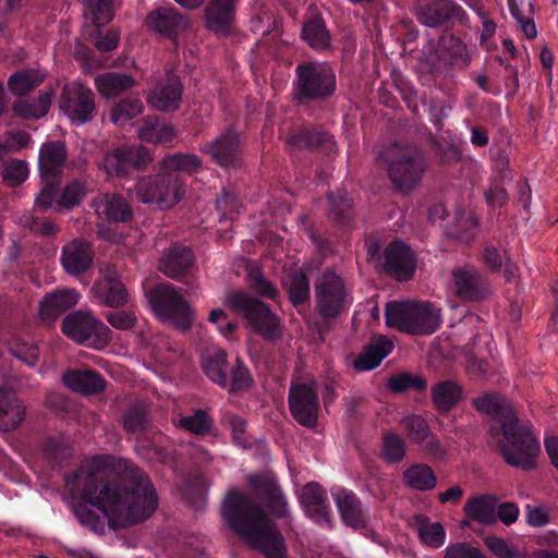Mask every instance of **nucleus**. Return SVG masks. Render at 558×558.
<instances>
[{
	"instance_id": "obj_10",
	"label": "nucleus",
	"mask_w": 558,
	"mask_h": 558,
	"mask_svg": "<svg viewBox=\"0 0 558 558\" xmlns=\"http://www.w3.org/2000/svg\"><path fill=\"white\" fill-rule=\"evenodd\" d=\"M315 308L325 322L339 317L350 305L351 298L342 278L326 270L314 286Z\"/></svg>"
},
{
	"instance_id": "obj_52",
	"label": "nucleus",
	"mask_w": 558,
	"mask_h": 558,
	"mask_svg": "<svg viewBox=\"0 0 558 558\" xmlns=\"http://www.w3.org/2000/svg\"><path fill=\"white\" fill-rule=\"evenodd\" d=\"M248 282L251 288L260 296L276 300L279 295L278 289L264 277L257 267L250 268Z\"/></svg>"
},
{
	"instance_id": "obj_27",
	"label": "nucleus",
	"mask_w": 558,
	"mask_h": 558,
	"mask_svg": "<svg viewBox=\"0 0 558 558\" xmlns=\"http://www.w3.org/2000/svg\"><path fill=\"white\" fill-rule=\"evenodd\" d=\"M92 206L99 218L108 221L124 222L133 215L129 203L118 194H101L93 199Z\"/></svg>"
},
{
	"instance_id": "obj_19",
	"label": "nucleus",
	"mask_w": 558,
	"mask_h": 558,
	"mask_svg": "<svg viewBox=\"0 0 558 558\" xmlns=\"http://www.w3.org/2000/svg\"><path fill=\"white\" fill-rule=\"evenodd\" d=\"M463 9L451 0H425L417 5L416 17L427 27H439L448 20L462 17Z\"/></svg>"
},
{
	"instance_id": "obj_34",
	"label": "nucleus",
	"mask_w": 558,
	"mask_h": 558,
	"mask_svg": "<svg viewBox=\"0 0 558 558\" xmlns=\"http://www.w3.org/2000/svg\"><path fill=\"white\" fill-rule=\"evenodd\" d=\"M393 343L387 337H380L369 344L353 362L360 372L371 371L377 367L381 361L391 353Z\"/></svg>"
},
{
	"instance_id": "obj_5",
	"label": "nucleus",
	"mask_w": 558,
	"mask_h": 558,
	"mask_svg": "<svg viewBox=\"0 0 558 558\" xmlns=\"http://www.w3.org/2000/svg\"><path fill=\"white\" fill-rule=\"evenodd\" d=\"M441 308L430 302H390L386 305V324L412 335H432L441 325Z\"/></svg>"
},
{
	"instance_id": "obj_9",
	"label": "nucleus",
	"mask_w": 558,
	"mask_h": 558,
	"mask_svg": "<svg viewBox=\"0 0 558 558\" xmlns=\"http://www.w3.org/2000/svg\"><path fill=\"white\" fill-rule=\"evenodd\" d=\"M62 331L80 344L100 350L106 348L111 339V329L92 312L75 311L62 320Z\"/></svg>"
},
{
	"instance_id": "obj_7",
	"label": "nucleus",
	"mask_w": 558,
	"mask_h": 558,
	"mask_svg": "<svg viewBox=\"0 0 558 558\" xmlns=\"http://www.w3.org/2000/svg\"><path fill=\"white\" fill-rule=\"evenodd\" d=\"M336 89V75L326 62L304 61L295 68L293 97L307 102L330 97Z\"/></svg>"
},
{
	"instance_id": "obj_54",
	"label": "nucleus",
	"mask_w": 558,
	"mask_h": 558,
	"mask_svg": "<svg viewBox=\"0 0 558 558\" xmlns=\"http://www.w3.org/2000/svg\"><path fill=\"white\" fill-rule=\"evenodd\" d=\"M330 135L320 131H301L293 135L291 143L300 148H316L330 141Z\"/></svg>"
},
{
	"instance_id": "obj_40",
	"label": "nucleus",
	"mask_w": 558,
	"mask_h": 558,
	"mask_svg": "<svg viewBox=\"0 0 558 558\" xmlns=\"http://www.w3.org/2000/svg\"><path fill=\"white\" fill-rule=\"evenodd\" d=\"M407 486L416 490H432L437 485V477L430 466L417 463L409 466L403 473Z\"/></svg>"
},
{
	"instance_id": "obj_59",
	"label": "nucleus",
	"mask_w": 558,
	"mask_h": 558,
	"mask_svg": "<svg viewBox=\"0 0 558 558\" xmlns=\"http://www.w3.org/2000/svg\"><path fill=\"white\" fill-rule=\"evenodd\" d=\"M148 421L145 410L138 407L131 408L123 418V426L130 433H137L147 427Z\"/></svg>"
},
{
	"instance_id": "obj_46",
	"label": "nucleus",
	"mask_w": 558,
	"mask_h": 558,
	"mask_svg": "<svg viewBox=\"0 0 558 558\" xmlns=\"http://www.w3.org/2000/svg\"><path fill=\"white\" fill-rule=\"evenodd\" d=\"M113 0H84L85 17L97 27L108 24L113 17Z\"/></svg>"
},
{
	"instance_id": "obj_26",
	"label": "nucleus",
	"mask_w": 558,
	"mask_h": 558,
	"mask_svg": "<svg viewBox=\"0 0 558 558\" xmlns=\"http://www.w3.org/2000/svg\"><path fill=\"white\" fill-rule=\"evenodd\" d=\"M68 159V149L62 141L44 143L39 149L38 167L43 178H53L62 172Z\"/></svg>"
},
{
	"instance_id": "obj_31",
	"label": "nucleus",
	"mask_w": 558,
	"mask_h": 558,
	"mask_svg": "<svg viewBox=\"0 0 558 558\" xmlns=\"http://www.w3.org/2000/svg\"><path fill=\"white\" fill-rule=\"evenodd\" d=\"M136 85L126 73L106 72L95 77V87L104 98H114Z\"/></svg>"
},
{
	"instance_id": "obj_42",
	"label": "nucleus",
	"mask_w": 558,
	"mask_h": 558,
	"mask_svg": "<svg viewBox=\"0 0 558 558\" xmlns=\"http://www.w3.org/2000/svg\"><path fill=\"white\" fill-rule=\"evenodd\" d=\"M173 422L178 427L201 436L208 434L214 423L208 412L203 409L195 410L190 415L180 414Z\"/></svg>"
},
{
	"instance_id": "obj_4",
	"label": "nucleus",
	"mask_w": 558,
	"mask_h": 558,
	"mask_svg": "<svg viewBox=\"0 0 558 558\" xmlns=\"http://www.w3.org/2000/svg\"><path fill=\"white\" fill-rule=\"evenodd\" d=\"M379 158L386 165L391 184L402 193L414 190L427 170L424 153L412 144L393 143L379 154Z\"/></svg>"
},
{
	"instance_id": "obj_32",
	"label": "nucleus",
	"mask_w": 558,
	"mask_h": 558,
	"mask_svg": "<svg viewBox=\"0 0 558 558\" xmlns=\"http://www.w3.org/2000/svg\"><path fill=\"white\" fill-rule=\"evenodd\" d=\"M63 383L73 391L94 395L105 389L102 378L94 371H70L63 375Z\"/></svg>"
},
{
	"instance_id": "obj_49",
	"label": "nucleus",
	"mask_w": 558,
	"mask_h": 558,
	"mask_svg": "<svg viewBox=\"0 0 558 558\" xmlns=\"http://www.w3.org/2000/svg\"><path fill=\"white\" fill-rule=\"evenodd\" d=\"M418 535L421 541L433 548H438L444 545L446 539V532L439 522H430L424 520L418 524Z\"/></svg>"
},
{
	"instance_id": "obj_44",
	"label": "nucleus",
	"mask_w": 558,
	"mask_h": 558,
	"mask_svg": "<svg viewBox=\"0 0 558 558\" xmlns=\"http://www.w3.org/2000/svg\"><path fill=\"white\" fill-rule=\"evenodd\" d=\"M400 425L410 441L423 444L430 436V428L426 420L418 414H408L400 420Z\"/></svg>"
},
{
	"instance_id": "obj_58",
	"label": "nucleus",
	"mask_w": 558,
	"mask_h": 558,
	"mask_svg": "<svg viewBox=\"0 0 558 558\" xmlns=\"http://www.w3.org/2000/svg\"><path fill=\"white\" fill-rule=\"evenodd\" d=\"M251 381L252 378L248 371L236 360V364L231 368V376L227 387L232 392L244 390L250 387Z\"/></svg>"
},
{
	"instance_id": "obj_47",
	"label": "nucleus",
	"mask_w": 558,
	"mask_h": 558,
	"mask_svg": "<svg viewBox=\"0 0 558 558\" xmlns=\"http://www.w3.org/2000/svg\"><path fill=\"white\" fill-rule=\"evenodd\" d=\"M302 36L308 45L315 49H324L329 45V34L322 19H313L306 22L302 29Z\"/></svg>"
},
{
	"instance_id": "obj_23",
	"label": "nucleus",
	"mask_w": 558,
	"mask_h": 558,
	"mask_svg": "<svg viewBox=\"0 0 558 558\" xmlns=\"http://www.w3.org/2000/svg\"><path fill=\"white\" fill-rule=\"evenodd\" d=\"M194 254L183 244H174L162 253L158 268L167 277L178 279L193 266Z\"/></svg>"
},
{
	"instance_id": "obj_55",
	"label": "nucleus",
	"mask_w": 558,
	"mask_h": 558,
	"mask_svg": "<svg viewBox=\"0 0 558 558\" xmlns=\"http://www.w3.org/2000/svg\"><path fill=\"white\" fill-rule=\"evenodd\" d=\"M27 163L23 160L15 159L7 163L3 169V180L11 186L20 185L28 177Z\"/></svg>"
},
{
	"instance_id": "obj_30",
	"label": "nucleus",
	"mask_w": 558,
	"mask_h": 558,
	"mask_svg": "<svg viewBox=\"0 0 558 558\" xmlns=\"http://www.w3.org/2000/svg\"><path fill=\"white\" fill-rule=\"evenodd\" d=\"M100 302L108 306H121L126 303L128 292L121 280L114 275H106L93 287Z\"/></svg>"
},
{
	"instance_id": "obj_37",
	"label": "nucleus",
	"mask_w": 558,
	"mask_h": 558,
	"mask_svg": "<svg viewBox=\"0 0 558 558\" xmlns=\"http://www.w3.org/2000/svg\"><path fill=\"white\" fill-rule=\"evenodd\" d=\"M203 368L205 374L214 383L227 387L229 383V366L227 353L221 349H211L203 356Z\"/></svg>"
},
{
	"instance_id": "obj_16",
	"label": "nucleus",
	"mask_w": 558,
	"mask_h": 558,
	"mask_svg": "<svg viewBox=\"0 0 558 558\" xmlns=\"http://www.w3.org/2000/svg\"><path fill=\"white\" fill-rule=\"evenodd\" d=\"M246 482L251 489L260 497L270 511L278 518L289 515V506L277 481L266 474H248Z\"/></svg>"
},
{
	"instance_id": "obj_33",
	"label": "nucleus",
	"mask_w": 558,
	"mask_h": 558,
	"mask_svg": "<svg viewBox=\"0 0 558 558\" xmlns=\"http://www.w3.org/2000/svg\"><path fill=\"white\" fill-rule=\"evenodd\" d=\"M53 98L52 89H45L35 99H21L13 104L12 110L16 117L37 120L45 117Z\"/></svg>"
},
{
	"instance_id": "obj_56",
	"label": "nucleus",
	"mask_w": 558,
	"mask_h": 558,
	"mask_svg": "<svg viewBox=\"0 0 558 558\" xmlns=\"http://www.w3.org/2000/svg\"><path fill=\"white\" fill-rule=\"evenodd\" d=\"M21 225L34 233L43 235H54L59 232V227L49 219L35 218L32 215H25L21 218Z\"/></svg>"
},
{
	"instance_id": "obj_1",
	"label": "nucleus",
	"mask_w": 558,
	"mask_h": 558,
	"mask_svg": "<svg viewBox=\"0 0 558 558\" xmlns=\"http://www.w3.org/2000/svg\"><path fill=\"white\" fill-rule=\"evenodd\" d=\"M71 494L108 519L111 527H128L149 518L158 507L147 474L123 458L97 456L65 480Z\"/></svg>"
},
{
	"instance_id": "obj_11",
	"label": "nucleus",
	"mask_w": 558,
	"mask_h": 558,
	"mask_svg": "<svg viewBox=\"0 0 558 558\" xmlns=\"http://www.w3.org/2000/svg\"><path fill=\"white\" fill-rule=\"evenodd\" d=\"M149 303L161 322H171L180 329L191 327L193 312L182 294L170 283L156 286L149 293Z\"/></svg>"
},
{
	"instance_id": "obj_17",
	"label": "nucleus",
	"mask_w": 558,
	"mask_h": 558,
	"mask_svg": "<svg viewBox=\"0 0 558 558\" xmlns=\"http://www.w3.org/2000/svg\"><path fill=\"white\" fill-rule=\"evenodd\" d=\"M146 23L153 32L171 40H175L191 25L189 17L174 8H158L151 11L147 15Z\"/></svg>"
},
{
	"instance_id": "obj_63",
	"label": "nucleus",
	"mask_w": 558,
	"mask_h": 558,
	"mask_svg": "<svg viewBox=\"0 0 558 558\" xmlns=\"http://www.w3.org/2000/svg\"><path fill=\"white\" fill-rule=\"evenodd\" d=\"M208 320L217 325L219 331L225 337L232 335L236 328V325L227 319V314L220 308L213 310L209 313Z\"/></svg>"
},
{
	"instance_id": "obj_57",
	"label": "nucleus",
	"mask_w": 558,
	"mask_h": 558,
	"mask_svg": "<svg viewBox=\"0 0 558 558\" xmlns=\"http://www.w3.org/2000/svg\"><path fill=\"white\" fill-rule=\"evenodd\" d=\"M486 547L498 558H525L524 555L512 548L505 539L488 536L484 539Z\"/></svg>"
},
{
	"instance_id": "obj_43",
	"label": "nucleus",
	"mask_w": 558,
	"mask_h": 558,
	"mask_svg": "<svg viewBox=\"0 0 558 558\" xmlns=\"http://www.w3.org/2000/svg\"><path fill=\"white\" fill-rule=\"evenodd\" d=\"M101 167L109 177L128 175L133 170L128 147H119L106 154Z\"/></svg>"
},
{
	"instance_id": "obj_3",
	"label": "nucleus",
	"mask_w": 558,
	"mask_h": 558,
	"mask_svg": "<svg viewBox=\"0 0 558 558\" xmlns=\"http://www.w3.org/2000/svg\"><path fill=\"white\" fill-rule=\"evenodd\" d=\"M221 514L231 530L267 558L287 556V546L281 532L262 507L245 492L230 489L223 499Z\"/></svg>"
},
{
	"instance_id": "obj_36",
	"label": "nucleus",
	"mask_w": 558,
	"mask_h": 558,
	"mask_svg": "<svg viewBox=\"0 0 558 558\" xmlns=\"http://www.w3.org/2000/svg\"><path fill=\"white\" fill-rule=\"evenodd\" d=\"M496 497L482 495L468 499L463 510L471 520L489 524L496 521Z\"/></svg>"
},
{
	"instance_id": "obj_25",
	"label": "nucleus",
	"mask_w": 558,
	"mask_h": 558,
	"mask_svg": "<svg viewBox=\"0 0 558 558\" xmlns=\"http://www.w3.org/2000/svg\"><path fill=\"white\" fill-rule=\"evenodd\" d=\"M331 496L335 499L342 521L347 525L354 529L365 526L366 520L361 501L352 490L335 487L331 489Z\"/></svg>"
},
{
	"instance_id": "obj_51",
	"label": "nucleus",
	"mask_w": 558,
	"mask_h": 558,
	"mask_svg": "<svg viewBox=\"0 0 558 558\" xmlns=\"http://www.w3.org/2000/svg\"><path fill=\"white\" fill-rule=\"evenodd\" d=\"M387 387L392 392H402L410 388L422 391L427 387V383L421 376L403 373L390 377L387 381Z\"/></svg>"
},
{
	"instance_id": "obj_18",
	"label": "nucleus",
	"mask_w": 558,
	"mask_h": 558,
	"mask_svg": "<svg viewBox=\"0 0 558 558\" xmlns=\"http://www.w3.org/2000/svg\"><path fill=\"white\" fill-rule=\"evenodd\" d=\"M202 150L209 154L219 166L230 167L240 161L242 144L239 134L230 129L206 143Z\"/></svg>"
},
{
	"instance_id": "obj_15",
	"label": "nucleus",
	"mask_w": 558,
	"mask_h": 558,
	"mask_svg": "<svg viewBox=\"0 0 558 558\" xmlns=\"http://www.w3.org/2000/svg\"><path fill=\"white\" fill-rule=\"evenodd\" d=\"M416 268L412 250L401 241H393L384 251L385 271L399 281L409 280Z\"/></svg>"
},
{
	"instance_id": "obj_62",
	"label": "nucleus",
	"mask_w": 558,
	"mask_h": 558,
	"mask_svg": "<svg viewBox=\"0 0 558 558\" xmlns=\"http://www.w3.org/2000/svg\"><path fill=\"white\" fill-rule=\"evenodd\" d=\"M445 558H486L476 547L469 543H456L445 550Z\"/></svg>"
},
{
	"instance_id": "obj_22",
	"label": "nucleus",
	"mask_w": 558,
	"mask_h": 558,
	"mask_svg": "<svg viewBox=\"0 0 558 558\" xmlns=\"http://www.w3.org/2000/svg\"><path fill=\"white\" fill-rule=\"evenodd\" d=\"M61 265L73 276L86 271L93 264L94 251L90 243L83 240H73L62 247Z\"/></svg>"
},
{
	"instance_id": "obj_41",
	"label": "nucleus",
	"mask_w": 558,
	"mask_h": 558,
	"mask_svg": "<svg viewBox=\"0 0 558 558\" xmlns=\"http://www.w3.org/2000/svg\"><path fill=\"white\" fill-rule=\"evenodd\" d=\"M138 137L149 143L169 144L175 137V132L170 124L161 123L158 118H148L138 130Z\"/></svg>"
},
{
	"instance_id": "obj_24",
	"label": "nucleus",
	"mask_w": 558,
	"mask_h": 558,
	"mask_svg": "<svg viewBox=\"0 0 558 558\" xmlns=\"http://www.w3.org/2000/svg\"><path fill=\"white\" fill-rule=\"evenodd\" d=\"M238 0H210L205 8V25L218 35L229 33Z\"/></svg>"
},
{
	"instance_id": "obj_8",
	"label": "nucleus",
	"mask_w": 558,
	"mask_h": 558,
	"mask_svg": "<svg viewBox=\"0 0 558 558\" xmlns=\"http://www.w3.org/2000/svg\"><path fill=\"white\" fill-rule=\"evenodd\" d=\"M185 194L184 184L178 174L160 173L145 175L135 185V196L143 204L155 205L160 209H169L180 203Z\"/></svg>"
},
{
	"instance_id": "obj_21",
	"label": "nucleus",
	"mask_w": 558,
	"mask_h": 558,
	"mask_svg": "<svg viewBox=\"0 0 558 558\" xmlns=\"http://www.w3.org/2000/svg\"><path fill=\"white\" fill-rule=\"evenodd\" d=\"M181 98L182 84L179 77L169 70L165 78L151 92L148 102L159 111H172L178 109Z\"/></svg>"
},
{
	"instance_id": "obj_61",
	"label": "nucleus",
	"mask_w": 558,
	"mask_h": 558,
	"mask_svg": "<svg viewBox=\"0 0 558 558\" xmlns=\"http://www.w3.org/2000/svg\"><path fill=\"white\" fill-rule=\"evenodd\" d=\"M73 511L78 522L83 526L94 532L102 531L104 526L100 518L95 514L86 505L75 506Z\"/></svg>"
},
{
	"instance_id": "obj_38",
	"label": "nucleus",
	"mask_w": 558,
	"mask_h": 558,
	"mask_svg": "<svg viewBox=\"0 0 558 558\" xmlns=\"http://www.w3.org/2000/svg\"><path fill=\"white\" fill-rule=\"evenodd\" d=\"M283 288L294 306L304 304L310 299V281L302 269L288 272L283 279Z\"/></svg>"
},
{
	"instance_id": "obj_39",
	"label": "nucleus",
	"mask_w": 558,
	"mask_h": 558,
	"mask_svg": "<svg viewBox=\"0 0 558 558\" xmlns=\"http://www.w3.org/2000/svg\"><path fill=\"white\" fill-rule=\"evenodd\" d=\"M202 168V160L194 154H173L165 157L160 162V171L177 174H193Z\"/></svg>"
},
{
	"instance_id": "obj_60",
	"label": "nucleus",
	"mask_w": 558,
	"mask_h": 558,
	"mask_svg": "<svg viewBox=\"0 0 558 558\" xmlns=\"http://www.w3.org/2000/svg\"><path fill=\"white\" fill-rule=\"evenodd\" d=\"M106 319L116 329H131L137 322L133 311H112L106 314Z\"/></svg>"
},
{
	"instance_id": "obj_14",
	"label": "nucleus",
	"mask_w": 558,
	"mask_h": 558,
	"mask_svg": "<svg viewBox=\"0 0 558 558\" xmlns=\"http://www.w3.org/2000/svg\"><path fill=\"white\" fill-rule=\"evenodd\" d=\"M289 407L295 421L305 427L317 425L319 400L315 384H292L289 392Z\"/></svg>"
},
{
	"instance_id": "obj_48",
	"label": "nucleus",
	"mask_w": 558,
	"mask_h": 558,
	"mask_svg": "<svg viewBox=\"0 0 558 558\" xmlns=\"http://www.w3.org/2000/svg\"><path fill=\"white\" fill-rule=\"evenodd\" d=\"M144 109L140 99H124L118 102L110 112L113 124L123 126L126 122L141 114Z\"/></svg>"
},
{
	"instance_id": "obj_28",
	"label": "nucleus",
	"mask_w": 558,
	"mask_h": 558,
	"mask_svg": "<svg viewBox=\"0 0 558 558\" xmlns=\"http://www.w3.org/2000/svg\"><path fill=\"white\" fill-rule=\"evenodd\" d=\"M78 300L80 294L74 289L57 290L41 301L40 317L43 320L51 323L65 311L75 306Z\"/></svg>"
},
{
	"instance_id": "obj_12",
	"label": "nucleus",
	"mask_w": 558,
	"mask_h": 558,
	"mask_svg": "<svg viewBox=\"0 0 558 558\" xmlns=\"http://www.w3.org/2000/svg\"><path fill=\"white\" fill-rule=\"evenodd\" d=\"M452 288L457 296L469 302H481L493 294L487 278L475 266L463 265L451 272Z\"/></svg>"
},
{
	"instance_id": "obj_64",
	"label": "nucleus",
	"mask_w": 558,
	"mask_h": 558,
	"mask_svg": "<svg viewBox=\"0 0 558 558\" xmlns=\"http://www.w3.org/2000/svg\"><path fill=\"white\" fill-rule=\"evenodd\" d=\"M133 169H140L153 161V155L144 146H128Z\"/></svg>"
},
{
	"instance_id": "obj_35",
	"label": "nucleus",
	"mask_w": 558,
	"mask_h": 558,
	"mask_svg": "<svg viewBox=\"0 0 558 558\" xmlns=\"http://www.w3.org/2000/svg\"><path fill=\"white\" fill-rule=\"evenodd\" d=\"M463 399L462 386L452 380L437 383L432 388V400L436 409L441 412H448L453 409Z\"/></svg>"
},
{
	"instance_id": "obj_13",
	"label": "nucleus",
	"mask_w": 558,
	"mask_h": 558,
	"mask_svg": "<svg viewBox=\"0 0 558 558\" xmlns=\"http://www.w3.org/2000/svg\"><path fill=\"white\" fill-rule=\"evenodd\" d=\"M60 108L72 122L86 123L95 112L94 93L77 82L68 83L62 90Z\"/></svg>"
},
{
	"instance_id": "obj_2",
	"label": "nucleus",
	"mask_w": 558,
	"mask_h": 558,
	"mask_svg": "<svg viewBox=\"0 0 558 558\" xmlns=\"http://www.w3.org/2000/svg\"><path fill=\"white\" fill-rule=\"evenodd\" d=\"M472 403L499 423L492 426L489 433L506 463L524 471L535 469L539 442L530 426L520 424L512 405L497 393H484L474 398Z\"/></svg>"
},
{
	"instance_id": "obj_53",
	"label": "nucleus",
	"mask_w": 558,
	"mask_h": 558,
	"mask_svg": "<svg viewBox=\"0 0 558 558\" xmlns=\"http://www.w3.org/2000/svg\"><path fill=\"white\" fill-rule=\"evenodd\" d=\"M86 191L84 182L74 180L63 189L57 204L61 207L72 208L80 204Z\"/></svg>"
},
{
	"instance_id": "obj_6",
	"label": "nucleus",
	"mask_w": 558,
	"mask_h": 558,
	"mask_svg": "<svg viewBox=\"0 0 558 558\" xmlns=\"http://www.w3.org/2000/svg\"><path fill=\"white\" fill-rule=\"evenodd\" d=\"M225 304L243 316L247 326L264 340L275 342L282 339L281 319L260 300L244 291H233L227 295Z\"/></svg>"
},
{
	"instance_id": "obj_45",
	"label": "nucleus",
	"mask_w": 558,
	"mask_h": 558,
	"mask_svg": "<svg viewBox=\"0 0 558 558\" xmlns=\"http://www.w3.org/2000/svg\"><path fill=\"white\" fill-rule=\"evenodd\" d=\"M43 81V74L35 70H25L12 74L8 84L13 94L23 96L38 86Z\"/></svg>"
},
{
	"instance_id": "obj_29",
	"label": "nucleus",
	"mask_w": 558,
	"mask_h": 558,
	"mask_svg": "<svg viewBox=\"0 0 558 558\" xmlns=\"http://www.w3.org/2000/svg\"><path fill=\"white\" fill-rule=\"evenodd\" d=\"M26 409L11 390H0V430L15 429L24 421Z\"/></svg>"
},
{
	"instance_id": "obj_50",
	"label": "nucleus",
	"mask_w": 558,
	"mask_h": 558,
	"mask_svg": "<svg viewBox=\"0 0 558 558\" xmlns=\"http://www.w3.org/2000/svg\"><path fill=\"white\" fill-rule=\"evenodd\" d=\"M405 442L395 433H388L383 437V458L388 462H399L405 456Z\"/></svg>"
},
{
	"instance_id": "obj_20",
	"label": "nucleus",
	"mask_w": 558,
	"mask_h": 558,
	"mask_svg": "<svg viewBox=\"0 0 558 558\" xmlns=\"http://www.w3.org/2000/svg\"><path fill=\"white\" fill-rule=\"evenodd\" d=\"M299 499L310 518L318 523L330 524L331 511L328 496L319 483L311 482L303 486Z\"/></svg>"
}]
</instances>
